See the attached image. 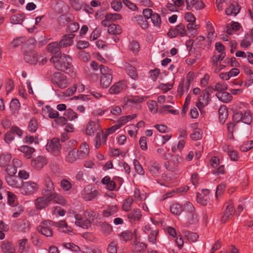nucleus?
Returning a JSON list of instances; mask_svg holds the SVG:
<instances>
[{
  "label": "nucleus",
  "instance_id": "f257e3e1",
  "mask_svg": "<svg viewBox=\"0 0 253 253\" xmlns=\"http://www.w3.org/2000/svg\"><path fill=\"white\" fill-rule=\"evenodd\" d=\"M71 58L66 54H63L59 57L53 56L50 59L54 67L58 70L65 72L71 77L74 78L76 76V73L71 64Z\"/></svg>",
  "mask_w": 253,
  "mask_h": 253
},
{
  "label": "nucleus",
  "instance_id": "f03ea898",
  "mask_svg": "<svg viewBox=\"0 0 253 253\" xmlns=\"http://www.w3.org/2000/svg\"><path fill=\"white\" fill-rule=\"evenodd\" d=\"M85 132L87 135L93 136L97 133L102 134V140L105 141L106 135L104 133L100 124V120L97 119L95 121L90 120L86 124L85 129Z\"/></svg>",
  "mask_w": 253,
  "mask_h": 253
},
{
  "label": "nucleus",
  "instance_id": "7ed1b4c3",
  "mask_svg": "<svg viewBox=\"0 0 253 253\" xmlns=\"http://www.w3.org/2000/svg\"><path fill=\"white\" fill-rule=\"evenodd\" d=\"M67 219L69 222L75 223V224L83 228H88L89 225V221L83 215L76 213L74 211L70 210L68 211Z\"/></svg>",
  "mask_w": 253,
  "mask_h": 253
},
{
  "label": "nucleus",
  "instance_id": "20e7f679",
  "mask_svg": "<svg viewBox=\"0 0 253 253\" xmlns=\"http://www.w3.org/2000/svg\"><path fill=\"white\" fill-rule=\"evenodd\" d=\"M39 184L33 181L22 182L19 193L24 196H30L35 194L39 189Z\"/></svg>",
  "mask_w": 253,
  "mask_h": 253
},
{
  "label": "nucleus",
  "instance_id": "39448f33",
  "mask_svg": "<svg viewBox=\"0 0 253 253\" xmlns=\"http://www.w3.org/2000/svg\"><path fill=\"white\" fill-rule=\"evenodd\" d=\"M82 197L85 201H89L97 198L99 191L91 184L86 185L81 192Z\"/></svg>",
  "mask_w": 253,
  "mask_h": 253
},
{
  "label": "nucleus",
  "instance_id": "423d86ee",
  "mask_svg": "<svg viewBox=\"0 0 253 253\" xmlns=\"http://www.w3.org/2000/svg\"><path fill=\"white\" fill-rule=\"evenodd\" d=\"M233 118L234 121L237 123L242 122L250 126L253 122L252 113L249 110H247L244 112L239 111L234 113Z\"/></svg>",
  "mask_w": 253,
  "mask_h": 253
},
{
  "label": "nucleus",
  "instance_id": "0eeeda50",
  "mask_svg": "<svg viewBox=\"0 0 253 253\" xmlns=\"http://www.w3.org/2000/svg\"><path fill=\"white\" fill-rule=\"evenodd\" d=\"M145 97L142 96H131L123 98L122 101V105L123 107H133L136 104L144 101Z\"/></svg>",
  "mask_w": 253,
  "mask_h": 253
},
{
  "label": "nucleus",
  "instance_id": "6e6552de",
  "mask_svg": "<svg viewBox=\"0 0 253 253\" xmlns=\"http://www.w3.org/2000/svg\"><path fill=\"white\" fill-rule=\"evenodd\" d=\"M52 83L54 85L61 89L65 88L69 84L67 76L59 72L54 74Z\"/></svg>",
  "mask_w": 253,
  "mask_h": 253
},
{
  "label": "nucleus",
  "instance_id": "1a4fd4ad",
  "mask_svg": "<svg viewBox=\"0 0 253 253\" xmlns=\"http://www.w3.org/2000/svg\"><path fill=\"white\" fill-rule=\"evenodd\" d=\"M52 224L50 220H44L42 222L37 228L38 231L47 237L52 236Z\"/></svg>",
  "mask_w": 253,
  "mask_h": 253
},
{
  "label": "nucleus",
  "instance_id": "9d476101",
  "mask_svg": "<svg viewBox=\"0 0 253 253\" xmlns=\"http://www.w3.org/2000/svg\"><path fill=\"white\" fill-rule=\"evenodd\" d=\"M46 150L54 155L57 156L60 153V144L58 138H53L49 141L46 145Z\"/></svg>",
  "mask_w": 253,
  "mask_h": 253
},
{
  "label": "nucleus",
  "instance_id": "9b49d317",
  "mask_svg": "<svg viewBox=\"0 0 253 253\" xmlns=\"http://www.w3.org/2000/svg\"><path fill=\"white\" fill-rule=\"evenodd\" d=\"M235 212V209L232 201L226 203L224 206L223 214L221 218L223 222H225L230 218Z\"/></svg>",
  "mask_w": 253,
  "mask_h": 253
},
{
  "label": "nucleus",
  "instance_id": "f8f14e48",
  "mask_svg": "<svg viewBox=\"0 0 253 253\" xmlns=\"http://www.w3.org/2000/svg\"><path fill=\"white\" fill-rule=\"evenodd\" d=\"M194 74L192 72H189L186 77L185 83H180L178 86V92L181 94L185 92H187L189 90L191 83L193 81Z\"/></svg>",
  "mask_w": 253,
  "mask_h": 253
},
{
  "label": "nucleus",
  "instance_id": "ddd939ff",
  "mask_svg": "<svg viewBox=\"0 0 253 253\" xmlns=\"http://www.w3.org/2000/svg\"><path fill=\"white\" fill-rule=\"evenodd\" d=\"M186 33L187 31L185 26L183 24H179L174 28L170 29L167 35L169 37L173 38L178 36L184 37L186 36Z\"/></svg>",
  "mask_w": 253,
  "mask_h": 253
},
{
  "label": "nucleus",
  "instance_id": "4468645a",
  "mask_svg": "<svg viewBox=\"0 0 253 253\" xmlns=\"http://www.w3.org/2000/svg\"><path fill=\"white\" fill-rule=\"evenodd\" d=\"M210 95V94L208 91L205 90L199 96L196 106L200 110L203 109L209 104L211 101Z\"/></svg>",
  "mask_w": 253,
  "mask_h": 253
},
{
  "label": "nucleus",
  "instance_id": "2eb2a0df",
  "mask_svg": "<svg viewBox=\"0 0 253 253\" xmlns=\"http://www.w3.org/2000/svg\"><path fill=\"white\" fill-rule=\"evenodd\" d=\"M181 160L182 159L180 156H175L171 160L165 163V167L168 170L174 171L177 169Z\"/></svg>",
  "mask_w": 253,
  "mask_h": 253
},
{
  "label": "nucleus",
  "instance_id": "dca6fc26",
  "mask_svg": "<svg viewBox=\"0 0 253 253\" xmlns=\"http://www.w3.org/2000/svg\"><path fill=\"white\" fill-rule=\"evenodd\" d=\"M210 191L208 189H203L201 193L197 195V202L198 204L203 206L207 205L210 199Z\"/></svg>",
  "mask_w": 253,
  "mask_h": 253
},
{
  "label": "nucleus",
  "instance_id": "f3484780",
  "mask_svg": "<svg viewBox=\"0 0 253 253\" xmlns=\"http://www.w3.org/2000/svg\"><path fill=\"white\" fill-rule=\"evenodd\" d=\"M126 87V82L120 81L115 83L109 88V92L111 94H118Z\"/></svg>",
  "mask_w": 253,
  "mask_h": 253
},
{
  "label": "nucleus",
  "instance_id": "a211bd4d",
  "mask_svg": "<svg viewBox=\"0 0 253 253\" xmlns=\"http://www.w3.org/2000/svg\"><path fill=\"white\" fill-rule=\"evenodd\" d=\"M50 203V199L49 195L47 197H40L37 198L35 204L37 209L42 210L47 206Z\"/></svg>",
  "mask_w": 253,
  "mask_h": 253
},
{
  "label": "nucleus",
  "instance_id": "6ab92c4d",
  "mask_svg": "<svg viewBox=\"0 0 253 253\" xmlns=\"http://www.w3.org/2000/svg\"><path fill=\"white\" fill-rule=\"evenodd\" d=\"M6 181L7 184L15 188L19 189V190L20 189L21 186L22 185V180H21L19 178L15 176H7L6 177Z\"/></svg>",
  "mask_w": 253,
  "mask_h": 253
},
{
  "label": "nucleus",
  "instance_id": "aec40b11",
  "mask_svg": "<svg viewBox=\"0 0 253 253\" xmlns=\"http://www.w3.org/2000/svg\"><path fill=\"white\" fill-rule=\"evenodd\" d=\"M14 227L15 229L19 230V231L23 233L28 232L30 228V223L29 221L26 219L16 221L14 224Z\"/></svg>",
  "mask_w": 253,
  "mask_h": 253
},
{
  "label": "nucleus",
  "instance_id": "412c9836",
  "mask_svg": "<svg viewBox=\"0 0 253 253\" xmlns=\"http://www.w3.org/2000/svg\"><path fill=\"white\" fill-rule=\"evenodd\" d=\"M74 38L75 35L73 34L64 35L59 42L60 46L62 47H66L73 45Z\"/></svg>",
  "mask_w": 253,
  "mask_h": 253
},
{
  "label": "nucleus",
  "instance_id": "4be33fe9",
  "mask_svg": "<svg viewBox=\"0 0 253 253\" xmlns=\"http://www.w3.org/2000/svg\"><path fill=\"white\" fill-rule=\"evenodd\" d=\"M79 159H84L88 155L89 152V147L86 142L82 143L79 150L77 152Z\"/></svg>",
  "mask_w": 253,
  "mask_h": 253
},
{
  "label": "nucleus",
  "instance_id": "5701e85b",
  "mask_svg": "<svg viewBox=\"0 0 253 253\" xmlns=\"http://www.w3.org/2000/svg\"><path fill=\"white\" fill-rule=\"evenodd\" d=\"M42 112L43 116L48 117L51 119H56L59 116V113L56 110L52 109L48 105L42 108Z\"/></svg>",
  "mask_w": 253,
  "mask_h": 253
},
{
  "label": "nucleus",
  "instance_id": "b1692460",
  "mask_svg": "<svg viewBox=\"0 0 253 253\" xmlns=\"http://www.w3.org/2000/svg\"><path fill=\"white\" fill-rule=\"evenodd\" d=\"M31 164L37 169H40L47 164V160L42 156H38L32 161Z\"/></svg>",
  "mask_w": 253,
  "mask_h": 253
},
{
  "label": "nucleus",
  "instance_id": "393cba45",
  "mask_svg": "<svg viewBox=\"0 0 253 253\" xmlns=\"http://www.w3.org/2000/svg\"><path fill=\"white\" fill-rule=\"evenodd\" d=\"M141 216L140 210L138 209H136L127 214V218L128 220L131 223H133L136 221H139L141 219Z\"/></svg>",
  "mask_w": 253,
  "mask_h": 253
},
{
  "label": "nucleus",
  "instance_id": "a878e982",
  "mask_svg": "<svg viewBox=\"0 0 253 253\" xmlns=\"http://www.w3.org/2000/svg\"><path fill=\"white\" fill-rule=\"evenodd\" d=\"M24 59L27 63L35 64L38 60V55L34 51H29L25 54Z\"/></svg>",
  "mask_w": 253,
  "mask_h": 253
},
{
  "label": "nucleus",
  "instance_id": "bb28decb",
  "mask_svg": "<svg viewBox=\"0 0 253 253\" xmlns=\"http://www.w3.org/2000/svg\"><path fill=\"white\" fill-rule=\"evenodd\" d=\"M222 149L224 151L227 153L231 161H236L238 160V152L232 149L229 146L225 145L222 146Z\"/></svg>",
  "mask_w": 253,
  "mask_h": 253
},
{
  "label": "nucleus",
  "instance_id": "cd10ccee",
  "mask_svg": "<svg viewBox=\"0 0 253 253\" xmlns=\"http://www.w3.org/2000/svg\"><path fill=\"white\" fill-rule=\"evenodd\" d=\"M1 248L4 253H15V249L12 243L8 241L3 242L1 245Z\"/></svg>",
  "mask_w": 253,
  "mask_h": 253
},
{
  "label": "nucleus",
  "instance_id": "c85d7f7f",
  "mask_svg": "<svg viewBox=\"0 0 253 253\" xmlns=\"http://www.w3.org/2000/svg\"><path fill=\"white\" fill-rule=\"evenodd\" d=\"M239 11V6L236 2L231 3L225 10V13L227 15L233 16H235Z\"/></svg>",
  "mask_w": 253,
  "mask_h": 253
},
{
  "label": "nucleus",
  "instance_id": "c756f323",
  "mask_svg": "<svg viewBox=\"0 0 253 253\" xmlns=\"http://www.w3.org/2000/svg\"><path fill=\"white\" fill-rule=\"evenodd\" d=\"M50 202L53 201L55 203L64 206L67 202L64 198L60 194L54 193L49 195Z\"/></svg>",
  "mask_w": 253,
  "mask_h": 253
},
{
  "label": "nucleus",
  "instance_id": "7c9ffc66",
  "mask_svg": "<svg viewBox=\"0 0 253 253\" xmlns=\"http://www.w3.org/2000/svg\"><path fill=\"white\" fill-rule=\"evenodd\" d=\"M206 29L208 32V39L210 42H211L216 38V35L214 27L210 21L206 22Z\"/></svg>",
  "mask_w": 253,
  "mask_h": 253
},
{
  "label": "nucleus",
  "instance_id": "2f4dec72",
  "mask_svg": "<svg viewBox=\"0 0 253 253\" xmlns=\"http://www.w3.org/2000/svg\"><path fill=\"white\" fill-rule=\"evenodd\" d=\"M216 96L220 101L226 103L229 102L232 100L231 94L226 91L217 92Z\"/></svg>",
  "mask_w": 253,
  "mask_h": 253
},
{
  "label": "nucleus",
  "instance_id": "473e14b6",
  "mask_svg": "<svg viewBox=\"0 0 253 253\" xmlns=\"http://www.w3.org/2000/svg\"><path fill=\"white\" fill-rule=\"evenodd\" d=\"M60 47L59 43L54 42L49 43L47 46V49L48 52L54 54V56H57L60 54Z\"/></svg>",
  "mask_w": 253,
  "mask_h": 253
},
{
  "label": "nucleus",
  "instance_id": "72a5a7b5",
  "mask_svg": "<svg viewBox=\"0 0 253 253\" xmlns=\"http://www.w3.org/2000/svg\"><path fill=\"white\" fill-rule=\"evenodd\" d=\"M84 216L89 221V225L91 222H94L99 216V213L91 210H86L84 212Z\"/></svg>",
  "mask_w": 253,
  "mask_h": 253
},
{
  "label": "nucleus",
  "instance_id": "f704fd0d",
  "mask_svg": "<svg viewBox=\"0 0 253 253\" xmlns=\"http://www.w3.org/2000/svg\"><path fill=\"white\" fill-rule=\"evenodd\" d=\"M18 150L24 154V157L27 159L32 158L35 150L33 148L30 147L26 145H23L18 148Z\"/></svg>",
  "mask_w": 253,
  "mask_h": 253
},
{
  "label": "nucleus",
  "instance_id": "c9c22d12",
  "mask_svg": "<svg viewBox=\"0 0 253 253\" xmlns=\"http://www.w3.org/2000/svg\"><path fill=\"white\" fill-rule=\"evenodd\" d=\"M118 210V207L116 205H109L102 211L104 217H108L111 215L115 214Z\"/></svg>",
  "mask_w": 253,
  "mask_h": 253
},
{
  "label": "nucleus",
  "instance_id": "e433bc0d",
  "mask_svg": "<svg viewBox=\"0 0 253 253\" xmlns=\"http://www.w3.org/2000/svg\"><path fill=\"white\" fill-rule=\"evenodd\" d=\"M134 21H135L142 29H147L149 25L147 19L141 15H137L134 17Z\"/></svg>",
  "mask_w": 253,
  "mask_h": 253
},
{
  "label": "nucleus",
  "instance_id": "4c0bfd02",
  "mask_svg": "<svg viewBox=\"0 0 253 253\" xmlns=\"http://www.w3.org/2000/svg\"><path fill=\"white\" fill-rule=\"evenodd\" d=\"M18 247L19 251L22 253L26 252L29 248V243L26 238L20 239L18 241Z\"/></svg>",
  "mask_w": 253,
  "mask_h": 253
},
{
  "label": "nucleus",
  "instance_id": "58836bf2",
  "mask_svg": "<svg viewBox=\"0 0 253 253\" xmlns=\"http://www.w3.org/2000/svg\"><path fill=\"white\" fill-rule=\"evenodd\" d=\"M240 28V25L238 22H232L227 25L226 31L229 35L233 34L234 32L238 31Z\"/></svg>",
  "mask_w": 253,
  "mask_h": 253
},
{
  "label": "nucleus",
  "instance_id": "ea45409f",
  "mask_svg": "<svg viewBox=\"0 0 253 253\" xmlns=\"http://www.w3.org/2000/svg\"><path fill=\"white\" fill-rule=\"evenodd\" d=\"M219 119L221 123H224L228 116V110L225 106H221L218 110Z\"/></svg>",
  "mask_w": 253,
  "mask_h": 253
},
{
  "label": "nucleus",
  "instance_id": "a19ab883",
  "mask_svg": "<svg viewBox=\"0 0 253 253\" xmlns=\"http://www.w3.org/2000/svg\"><path fill=\"white\" fill-rule=\"evenodd\" d=\"M136 115L135 114L127 116H124L120 118L118 120L117 122L122 127V126L126 124L127 123L131 121V120L134 119L135 118H136Z\"/></svg>",
  "mask_w": 253,
  "mask_h": 253
},
{
  "label": "nucleus",
  "instance_id": "79ce46f5",
  "mask_svg": "<svg viewBox=\"0 0 253 253\" xmlns=\"http://www.w3.org/2000/svg\"><path fill=\"white\" fill-rule=\"evenodd\" d=\"M146 246L144 243L142 242L136 243L132 249L133 253H144Z\"/></svg>",
  "mask_w": 253,
  "mask_h": 253
},
{
  "label": "nucleus",
  "instance_id": "37998d69",
  "mask_svg": "<svg viewBox=\"0 0 253 253\" xmlns=\"http://www.w3.org/2000/svg\"><path fill=\"white\" fill-rule=\"evenodd\" d=\"M183 234L184 237L190 242H195L197 241L199 237L197 233L191 232L189 231L184 230L183 231Z\"/></svg>",
  "mask_w": 253,
  "mask_h": 253
},
{
  "label": "nucleus",
  "instance_id": "c03bdc74",
  "mask_svg": "<svg viewBox=\"0 0 253 253\" xmlns=\"http://www.w3.org/2000/svg\"><path fill=\"white\" fill-rule=\"evenodd\" d=\"M253 39L250 34H247L240 42V45L244 48H247L252 43Z\"/></svg>",
  "mask_w": 253,
  "mask_h": 253
},
{
  "label": "nucleus",
  "instance_id": "a18cd8bd",
  "mask_svg": "<svg viewBox=\"0 0 253 253\" xmlns=\"http://www.w3.org/2000/svg\"><path fill=\"white\" fill-rule=\"evenodd\" d=\"M9 108L13 114H17L20 108V104L17 99H13L10 102Z\"/></svg>",
  "mask_w": 253,
  "mask_h": 253
},
{
  "label": "nucleus",
  "instance_id": "49530a36",
  "mask_svg": "<svg viewBox=\"0 0 253 253\" xmlns=\"http://www.w3.org/2000/svg\"><path fill=\"white\" fill-rule=\"evenodd\" d=\"M108 31L111 34L118 35L121 33L122 28L119 25L111 24L109 25Z\"/></svg>",
  "mask_w": 253,
  "mask_h": 253
},
{
  "label": "nucleus",
  "instance_id": "de8ad7c7",
  "mask_svg": "<svg viewBox=\"0 0 253 253\" xmlns=\"http://www.w3.org/2000/svg\"><path fill=\"white\" fill-rule=\"evenodd\" d=\"M112 76H101L100 78V85L102 88H107L112 81Z\"/></svg>",
  "mask_w": 253,
  "mask_h": 253
},
{
  "label": "nucleus",
  "instance_id": "09e8293b",
  "mask_svg": "<svg viewBox=\"0 0 253 253\" xmlns=\"http://www.w3.org/2000/svg\"><path fill=\"white\" fill-rule=\"evenodd\" d=\"M78 157V154L77 151L75 149H72L69 151L68 154L66 157V160L69 163H72L75 162Z\"/></svg>",
  "mask_w": 253,
  "mask_h": 253
},
{
  "label": "nucleus",
  "instance_id": "8fccbe9b",
  "mask_svg": "<svg viewBox=\"0 0 253 253\" xmlns=\"http://www.w3.org/2000/svg\"><path fill=\"white\" fill-rule=\"evenodd\" d=\"M151 19L154 26L157 29H160L162 23L160 15L156 13H154Z\"/></svg>",
  "mask_w": 253,
  "mask_h": 253
},
{
  "label": "nucleus",
  "instance_id": "3c124183",
  "mask_svg": "<svg viewBox=\"0 0 253 253\" xmlns=\"http://www.w3.org/2000/svg\"><path fill=\"white\" fill-rule=\"evenodd\" d=\"M188 35L189 37H194L197 35L198 25L195 23H189L187 25Z\"/></svg>",
  "mask_w": 253,
  "mask_h": 253
},
{
  "label": "nucleus",
  "instance_id": "603ef678",
  "mask_svg": "<svg viewBox=\"0 0 253 253\" xmlns=\"http://www.w3.org/2000/svg\"><path fill=\"white\" fill-rule=\"evenodd\" d=\"M150 172L153 175L156 176L159 173L160 166L157 162H152L151 166L149 167Z\"/></svg>",
  "mask_w": 253,
  "mask_h": 253
},
{
  "label": "nucleus",
  "instance_id": "864d4df0",
  "mask_svg": "<svg viewBox=\"0 0 253 253\" xmlns=\"http://www.w3.org/2000/svg\"><path fill=\"white\" fill-rule=\"evenodd\" d=\"M24 19L23 14H17L11 16L10 18V22L13 24H21Z\"/></svg>",
  "mask_w": 253,
  "mask_h": 253
},
{
  "label": "nucleus",
  "instance_id": "5fc2aeb1",
  "mask_svg": "<svg viewBox=\"0 0 253 253\" xmlns=\"http://www.w3.org/2000/svg\"><path fill=\"white\" fill-rule=\"evenodd\" d=\"M170 210L172 213L179 215L183 211V208L180 204L174 203L170 206Z\"/></svg>",
  "mask_w": 253,
  "mask_h": 253
},
{
  "label": "nucleus",
  "instance_id": "6e6d98bb",
  "mask_svg": "<svg viewBox=\"0 0 253 253\" xmlns=\"http://www.w3.org/2000/svg\"><path fill=\"white\" fill-rule=\"evenodd\" d=\"M64 115L69 120L71 121L75 120L78 117L77 113L70 108L66 110Z\"/></svg>",
  "mask_w": 253,
  "mask_h": 253
},
{
  "label": "nucleus",
  "instance_id": "4d7b16f0",
  "mask_svg": "<svg viewBox=\"0 0 253 253\" xmlns=\"http://www.w3.org/2000/svg\"><path fill=\"white\" fill-rule=\"evenodd\" d=\"M158 234V231L157 229H155V230H151V231L148 235V239L149 242L153 244H156Z\"/></svg>",
  "mask_w": 253,
  "mask_h": 253
},
{
  "label": "nucleus",
  "instance_id": "13d9d810",
  "mask_svg": "<svg viewBox=\"0 0 253 253\" xmlns=\"http://www.w3.org/2000/svg\"><path fill=\"white\" fill-rule=\"evenodd\" d=\"M187 221L190 224L197 223L199 221V217L197 214L194 212L190 214H187Z\"/></svg>",
  "mask_w": 253,
  "mask_h": 253
},
{
  "label": "nucleus",
  "instance_id": "bf43d9fd",
  "mask_svg": "<svg viewBox=\"0 0 253 253\" xmlns=\"http://www.w3.org/2000/svg\"><path fill=\"white\" fill-rule=\"evenodd\" d=\"M225 57V53H221L219 55H215L212 57L211 62L213 66H217L218 63L222 61Z\"/></svg>",
  "mask_w": 253,
  "mask_h": 253
},
{
  "label": "nucleus",
  "instance_id": "052dcab7",
  "mask_svg": "<svg viewBox=\"0 0 253 253\" xmlns=\"http://www.w3.org/2000/svg\"><path fill=\"white\" fill-rule=\"evenodd\" d=\"M75 90L79 93H82L85 91V89H88V86H85V85L81 82H78L73 85Z\"/></svg>",
  "mask_w": 253,
  "mask_h": 253
},
{
  "label": "nucleus",
  "instance_id": "680f3d73",
  "mask_svg": "<svg viewBox=\"0 0 253 253\" xmlns=\"http://www.w3.org/2000/svg\"><path fill=\"white\" fill-rule=\"evenodd\" d=\"M57 227L59 229V230L64 233H69L71 230L68 229L67 224L65 221H60L57 223Z\"/></svg>",
  "mask_w": 253,
  "mask_h": 253
},
{
  "label": "nucleus",
  "instance_id": "e2e57ef3",
  "mask_svg": "<svg viewBox=\"0 0 253 253\" xmlns=\"http://www.w3.org/2000/svg\"><path fill=\"white\" fill-rule=\"evenodd\" d=\"M133 164L136 172L140 175L144 174V170L139 161L136 159L133 160Z\"/></svg>",
  "mask_w": 253,
  "mask_h": 253
},
{
  "label": "nucleus",
  "instance_id": "0e129e2a",
  "mask_svg": "<svg viewBox=\"0 0 253 253\" xmlns=\"http://www.w3.org/2000/svg\"><path fill=\"white\" fill-rule=\"evenodd\" d=\"M60 186L64 191H69L71 189L72 184L69 180L63 179L60 181Z\"/></svg>",
  "mask_w": 253,
  "mask_h": 253
},
{
  "label": "nucleus",
  "instance_id": "69168bd1",
  "mask_svg": "<svg viewBox=\"0 0 253 253\" xmlns=\"http://www.w3.org/2000/svg\"><path fill=\"white\" fill-rule=\"evenodd\" d=\"M183 211L187 212V214H190L195 212V208L192 203L187 202L184 205Z\"/></svg>",
  "mask_w": 253,
  "mask_h": 253
},
{
  "label": "nucleus",
  "instance_id": "338daca9",
  "mask_svg": "<svg viewBox=\"0 0 253 253\" xmlns=\"http://www.w3.org/2000/svg\"><path fill=\"white\" fill-rule=\"evenodd\" d=\"M150 111L153 114H156L158 112V105L156 101L150 100L147 102Z\"/></svg>",
  "mask_w": 253,
  "mask_h": 253
},
{
  "label": "nucleus",
  "instance_id": "774afa93",
  "mask_svg": "<svg viewBox=\"0 0 253 253\" xmlns=\"http://www.w3.org/2000/svg\"><path fill=\"white\" fill-rule=\"evenodd\" d=\"M253 147V140H250L244 142L240 147V150L243 152H247Z\"/></svg>",
  "mask_w": 253,
  "mask_h": 253
}]
</instances>
